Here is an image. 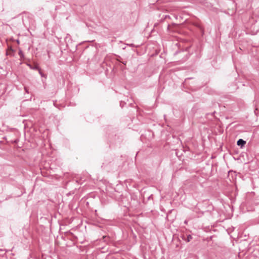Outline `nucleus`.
Returning a JSON list of instances; mask_svg holds the SVG:
<instances>
[{
	"mask_svg": "<svg viewBox=\"0 0 259 259\" xmlns=\"http://www.w3.org/2000/svg\"><path fill=\"white\" fill-rule=\"evenodd\" d=\"M246 144V142L243 139H240L237 142V144L241 147L243 146Z\"/></svg>",
	"mask_w": 259,
	"mask_h": 259,
	"instance_id": "nucleus-1",
	"label": "nucleus"
},
{
	"mask_svg": "<svg viewBox=\"0 0 259 259\" xmlns=\"http://www.w3.org/2000/svg\"><path fill=\"white\" fill-rule=\"evenodd\" d=\"M192 239V236L191 235H188L187 239L185 240L187 242H190Z\"/></svg>",
	"mask_w": 259,
	"mask_h": 259,
	"instance_id": "nucleus-2",
	"label": "nucleus"
},
{
	"mask_svg": "<svg viewBox=\"0 0 259 259\" xmlns=\"http://www.w3.org/2000/svg\"><path fill=\"white\" fill-rule=\"evenodd\" d=\"M18 54L21 57H23V53L21 50H19Z\"/></svg>",
	"mask_w": 259,
	"mask_h": 259,
	"instance_id": "nucleus-3",
	"label": "nucleus"
},
{
	"mask_svg": "<svg viewBox=\"0 0 259 259\" xmlns=\"http://www.w3.org/2000/svg\"><path fill=\"white\" fill-rule=\"evenodd\" d=\"M166 18H170L169 16V15H165L164 19H166Z\"/></svg>",
	"mask_w": 259,
	"mask_h": 259,
	"instance_id": "nucleus-4",
	"label": "nucleus"
},
{
	"mask_svg": "<svg viewBox=\"0 0 259 259\" xmlns=\"http://www.w3.org/2000/svg\"><path fill=\"white\" fill-rule=\"evenodd\" d=\"M24 89H25V91L26 92L28 93V89H27V88L25 87Z\"/></svg>",
	"mask_w": 259,
	"mask_h": 259,
	"instance_id": "nucleus-5",
	"label": "nucleus"
},
{
	"mask_svg": "<svg viewBox=\"0 0 259 259\" xmlns=\"http://www.w3.org/2000/svg\"><path fill=\"white\" fill-rule=\"evenodd\" d=\"M39 74L41 75V76H44L43 74L41 73L40 70L39 71Z\"/></svg>",
	"mask_w": 259,
	"mask_h": 259,
	"instance_id": "nucleus-6",
	"label": "nucleus"
},
{
	"mask_svg": "<svg viewBox=\"0 0 259 259\" xmlns=\"http://www.w3.org/2000/svg\"><path fill=\"white\" fill-rule=\"evenodd\" d=\"M184 223L187 224V221L186 220L185 222H184Z\"/></svg>",
	"mask_w": 259,
	"mask_h": 259,
	"instance_id": "nucleus-7",
	"label": "nucleus"
},
{
	"mask_svg": "<svg viewBox=\"0 0 259 259\" xmlns=\"http://www.w3.org/2000/svg\"><path fill=\"white\" fill-rule=\"evenodd\" d=\"M122 63H123V64H124V65H125V64H126V62H122Z\"/></svg>",
	"mask_w": 259,
	"mask_h": 259,
	"instance_id": "nucleus-8",
	"label": "nucleus"
}]
</instances>
